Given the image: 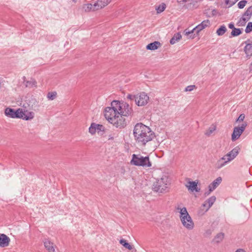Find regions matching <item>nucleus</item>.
Wrapping results in <instances>:
<instances>
[{"instance_id": "11", "label": "nucleus", "mask_w": 252, "mask_h": 252, "mask_svg": "<svg viewBox=\"0 0 252 252\" xmlns=\"http://www.w3.org/2000/svg\"><path fill=\"white\" fill-rule=\"evenodd\" d=\"M110 107H107L105 108L104 116L107 121L110 123L113 122V118H114L118 114V112H115L113 110H109Z\"/></svg>"}, {"instance_id": "22", "label": "nucleus", "mask_w": 252, "mask_h": 252, "mask_svg": "<svg viewBox=\"0 0 252 252\" xmlns=\"http://www.w3.org/2000/svg\"><path fill=\"white\" fill-rule=\"evenodd\" d=\"M243 31V29L242 28H235L231 32L230 35H229V37L232 38L233 37L238 36L242 33Z\"/></svg>"}, {"instance_id": "3", "label": "nucleus", "mask_w": 252, "mask_h": 252, "mask_svg": "<svg viewBox=\"0 0 252 252\" xmlns=\"http://www.w3.org/2000/svg\"><path fill=\"white\" fill-rule=\"evenodd\" d=\"M130 163L133 165L145 168L151 167L152 165L149 156L143 157L140 155L133 154Z\"/></svg>"}, {"instance_id": "44", "label": "nucleus", "mask_w": 252, "mask_h": 252, "mask_svg": "<svg viewBox=\"0 0 252 252\" xmlns=\"http://www.w3.org/2000/svg\"><path fill=\"white\" fill-rule=\"evenodd\" d=\"M220 160L217 163V168L219 169L221 168L223 166H224L228 162L227 161H225L223 163H220Z\"/></svg>"}, {"instance_id": "49", "label": "nucleus", "mask_w": 252, "mask_h": 252, "mask_svg": "<svg viewBox=\"0 0 252 252\" xmlns=\"http://www.w3.org/2000/svg\"><path fill=\"white\" fill-rule=\"evenodd\" d=\"M235 252H246L245 251L242 249H237Z\"/></svg>"}, {"instance_id": "19", "label": "nucleus", "mask_w": 252, "mask_h": 252, "mask_svg": "<svg viewBox=\"0 0 252 252\" xmlns=\"http://www.w3.org/2000/svg\"><path fill=\"white\" fill-rule=\"evenodd\" d=\"M34 113L32 112H29L28 111H23V114H22L23 118H21L23 120L28 121L32 120L33 118Z\"/></svg>"}, {"instance_id": "27", "label": "nucleus", "mask_w": 252, "mask_h": 252, "mask_svg": "<svg viewBox=\"0 0 252 252\" xmlns=\"http://www.w3.org/2000/svg\"><path fill=\"white\" fill-rule=\"evenodd\" d=\"M83 9L85 12H89L91 11H95L97 10L94 8V4H92L91 3L84 4L83 6Z\"/></svg>"}, {"instance_id": "18", "label": "nucleus", "mask_w": 252, "mask_h": 252, "mask_svg": "<svg viewBox=\"0 0 252 252\" xmlns=\"http://www.w3.org/2000/svg\"><path fill=\"white\" fill-rule=\"evenodd\" d=\"M184 33H185V35L189 36V38L194 39L197 36L198 37V39L199 38V37H198L199 34H196V30H194V28L190 31L188 30V29H186L184 30Z\"/></svg>"}, {"instance_id": "25", "label": "nucleus", "mask_w": 252, "mask_h": 252, "mask_svg": "<svg viewBox=\"0 0 252 252\" xmlns=\"http://www.w3.org/2000/svg\"><path fill=\"white\" fill-rule=\"evenodd\" d=\"M120 243L124 247L128 249V250H131L133 249V246L130 245L126 240L124 239H121L120 240Z\"/></svg>"}, {"instance_id": "2", "label": "nucleus", "mask_w": 252, "mask_h": 252, "mask_svg": "<svg viewBox=\"0 0 252 252\" xmlns=\"http://www.w3.org/2000/svg\"><path fill=\"white\" fill-rule=\"evenodd\" d=\"M133 114L132 109L121 111L113 118V122H111L110 123L117 128H124L127 126V123H129L131 120Z\"/></svg>"}, {"instance_id": "37", "label": "nucleus", "mask_w": 252, "mask_h": 252, "mask_svg": "<svg viewBox=\"0 0 252 252\" xmlns=\"http://www.w3.org/2000/svg\"><path fill=\"white\" fill-rule=\"evenodd\" d=\"M56 95V92H49L47 94V98L49 100H53L55 98Z\"/></svg>"}, {"instance_id": "54", "label": "nucleus", "mask_w": 252, "mask_h": 252, "mask_svg": "<svg viewBox=\"0 0 252 252\" xmlns=\"http://www.w3.org/2000/svg\"><path fill=\"white\" fill-rule=\"evenodd\" d=\"M23 81H24V82H26V81H26V77H25V76H24V77H23Z\"/></svg>"}, {"instance_id": "43", "label": "nucleus", "mask_w": 252, "mask_h": 252, "mask_svg": "<svg viewBox=\"0 0 252 252\" xmlns=\"http://www.w3.org/2000/svg\"><path fill=\"white\" fill-rule=\"evenodd\" d=\"M233 1H234V0H225V3L226 5H228V7H229L235 4L232 3Z\"/></svg>"}, {"instance_id": "31", "label": "nucleus", "mask_w": 252, "mask_h": 252, "mask_svg": "<svg viewBox=\"0 0 252 252\" xmlns=\"http://www.w3.org/2000/svg\"><path fill=\"white\" fill-rule=\"evenodd\" d=\"M248 21L249 20L245 17L242 16L236 23V25L239 27L244 26Z\"/></svg>"}, {"instance_id": "7", "label": "nucleus", "mask_w": 252, "mask_h": 252, "mask_svg": "<svg viewBox=\"0 0 252 252\" xmlns=\"http://www.w3.org/2000/svg\"><path fill=\"white\" fill-rule=\"evenodd\" d=\"M4 114L9 118L21 119V118H23V110L20 108L14 109L10 107H7L4 110Z\"/></svg>"}, {"instance_id": "58", "label": "nucleus", "mask_w": 252, "mask_h": 252, "mask_svg": "<svg viewBox=\"0 0 252 252\" xmlns=\"http://www.w3.org/2000/svg\"><path fill=\"white\" fill-rule=\"evenodd\" d=\"M74 2H76V0H72Z\"/></svg>"}, {"instance_id": "15", "label": "nucleus", "mask_w": 252, "mask_h": 252, "mask_svg": "<svg viewBox=\"0 0 252 252\" xmlns=\"http://www.w3.org/2000/svg\"><path fill=\"white\" fill-rule=\"evenodd\" d=\"M10 241V238L6 235L0 233V247L4 248L8 246Z\"/></svg>"}, {"instance_id": "8", "label": "nucleus", "mask_w": 252, "mask_h": 252, "mask_svg": "<svg viewBox=\"0 0 252 252\" xmlns=\"http://www.w3.org/2000/svg\"><path fill=\"white\" fill-rule=\"evenodd\" d=\"M247 126V122L243 123L241 126H235L231 134V140L234 142L238 139L245 131Z\"/></svg>"}, {"instance_id": "33", "label": "nucleus", "mask_w": 252, "mask_h": 252, "mask_svg": "<svg viewBox=\"0 0 252 252\" xmlns=\"http://www.w3.org/2000/svg\"><path fill=\"white\" fill-rule=\"evenodd\" d=\"M36 81L34 79L31 78V80L26 81V86L31 88L36 87Z\"/></svg>"}, {"instance_id": "46", "label": "nucleus", "mask_w": 252, "mask_h": 252, "mask_svg": "<svg viewBox=\"0 0 252 252\" xmlns=\"http://www.w3.org/2000/svg\"><path fill=\"white\" fill-rule=\"evenodd\" d=\"M228 27L229 29H231L232 31H233V29L235 28L234 26V24L233 22H231L229 24H228Z\"/></svg>"}, {"instance_id": "35", "label": "nucleus", "mask_w": 252, "mask_h": 252, "mask_svg": "<svg viewBox=\"0 0 252 252\" xmlns=\"http://www.w3.org/2000/svg\"><path fill=\"white\" fill-rule=\"evenodd\" d=\"M245 31L247 33H249L252 32V22L248 23Z\"/></svg>"}, {"instance_id": "32", "label": "nucleus", "mask_w": 252, "mask_h": 252, "mask_svg": "<svg viewBox=\"0 0 252 252\" xmlns=\"http://www.w3.org/2000/svg\"><path fill=\"white\" fill-rule=\"evenodd\" d=\"M166 4L164 3H162L156 7V10L157 13H160L162 12L166 8Z\"/></svg>"}, {"instance_id": "42", "label": "nucleus", "mask_w": 252, "mask_h": 252, "mask_svg": "<svg viewBox=\"0 0 252 252\" xmlns=\"http://www.w3.org/2000/svg\"><path fill=\"white\" fill-rule=\"evenodd\" d=\"M195 88H196V87L195 85H189V86H188L187 87H186V88L185 89V92H190V91H192Z\"/></svg>"}, {"instance_id": "56", "label": "nucleus", "mask_w": 252, "mask_h": 252, "mask_svg": "<svg viewBox=\"0 0 252 252\" xmlns=\"http://www.w3.org/2000/svg\"><path fill=\"white\" fill-rule=\"evenodd\" d=\"M225 158L224 157H223L221 158L220 160H225Z\"/></svg>"}, {"instance_id": "14", "label": "nucleus", "mask_w": 252, "mask_h": 252, "mask_svg": "<svg viewBox=\"0 0 252 252\" xmlns=\"http://www.w3.org/2000/svg\"><path fill=\"white\" fill-rule=\"evenodd\" d=\"M210 26V22L209 20H205L202 21L200 24L196 26L194 28V30H196V32L197 34H198L199 32L205 29L207 27H209Z\"/></svg>"}, {"instance_id": "55", "label": "nucleus", "mask_w": 252, "mask_h": 252, "mask_svg": "<svg viewBox=\"0 0 252 252\" xmlns=\"http://www.w3.org/2000/svg\"><path fill=\"white\" fill-rule=\"evenodd\" d=\"M239 0H234V1H233V3H235L237 1H238Z\"/></svg>"}, {"instance_id": "34", "label": "nucleus", "mask_w": 252, "mask_h": 252, "mask_svg": "<svg viewBox=\"0 0 252 252\" xmlns=\"http://www.w3.org/2000/svg\"><path fill=\"white\" fill-rule=\"evenodd\" d=\"M89 131L91 134H94L96 132V124L92 123L89 128Z\"/></svg>"}, {"instance_id": "17", "label": "nucleus", "mask_w": 252, "mask_h": 252, "mask_svg": "<svg viewBox=\"0 0 252 252\" xmlns=\"http://www.w3.org/2000/svg\"><path fill=\"white\" fill-rule=\"evenodd\" d=\"M161 46V44L158 41H155L148 44L146 46V49L148 50H155L158 49Z\"/></svg>"}, {"instance_id": "50", "label": "nucleus", "mask_w": 252, "mask_h": 252, "mask_svg": "<svg viewBox=\"0 0 252 252\" xmlns=\"http://www.w3.org/2000/svg\"><path fill=\"white\" fill-rule=\"evenodd\" d=\"M113 139H114L113 136H112L111 135L109 136L108 140H113Z\"/></svg>"}, {"instance_id": "4", "label": "nucleus", "mask_w": 252, "mask_h": 252, "mask_svg": "<svg viewBox=\"0 0 252 252\" xmlns=\"http://www.w3.org/2000/svg\"><path fill=\"white\" fill-rule=\"evenodd\" d=\"M180 210V218L183 225L189 230H191L194 227V223L186 207L183 208H177Z\"/></svg>"}, {"instance_id": "10", "label": "nucleus", "mask_w": 252, "mask_h": 252, "mask_svg": "<svg viewBox=\"0 0 252 252\" xmlns=\"http://www.w3.org/2000/svg\"><path fill=\"white\" fill-rule=\"evenodd\" d=\"M189 181L187 182V184L186 185V187L187 188L188 190L191 192L195 191L198 192L200 191V189L198 187V181H190L189 179H188Z\"/></svg>"}, {"instance_id": "52", "label": "nucleus", "mask_w": 252, "mask_h": 252, "mask_svg": "<svg viewBox=\"0 0 252 252\" xmlns=\"http://www.w3.org/2000/svg\"><path fill=\"white\" fill-rule=\"evenodd\" d=\"M206 233L208 234H211V231L210 230H208L206 231Z\"/></svg>"}, {"instance_id": "36", "label": "nucleus", "mask_w": 252, "mask_h": 252, "mask_svg": "<svg viewBox=\"0 0 252 252\" xmlns=\"http://www.w3.org/2000/svg\"><path fill=\"white\" fill-rule=\"evenodd\" d=\"M248 1L246 0H242L238 3V7L239 9H243L247 3Z\"/></svg>"}, {"instance_id": "28", "label": "nucleus", "mask_w": 252, "mask_h": 252, "mask_svg": "<svg viewBox=\"0 0 252 252\" xmlns=\"http://www.w3.org/2000/svg\"><path fill=\"white\" fill-rule=\"evenodd\" d=\"M216 200V196H212L206 200L205 202H207V203H208V206L206 209L205 212H207L209 210V209L213 205L214 203L215 202Z\"/></svg>"}, {"instance_id": "9", "label": "nucleus", "mask_w": 252, "mask_h": 252, "mask_svg": "<svg viewBox=\"0 0 252 252\" xmlns=\"http://www.w3.org/2000/svg\"><path fill=\"white\" fill-rule=\"evenodd\" d=\"M136 105L139 106H144L148 103L149 97L145 92L137 94Z\"/></svg>"}, {"instance_id": "21", "label": "nucleus", "mask_w": 252, "mask_h": 252, "mask_svg": "<svg viewBox=\"0 0 252 252\" xmlns=\"http://www.w3.org/2000/svg\"><path fill=\"white\" fill-rule=\"evenodd\" d=\"M247 58L250 59L252 56V44H247L244 48Z\"/></svg>"}, {"instance_id": "57", "label": "nucleus", "mask_w": 252, "mask_h": 252, "mask_svg": "<svg viewBox=\"0 0 252 252\" xmlns=\"http://www.w3.org/2000/svg\"><path fill=\"white\" fill-rule=\"evenodd\" d=\"M212 12H213V15H214V13L216 12V10H213V11H212Z\"/></svg>"}, {"instance_id": "6", "label": "nucleus", "mask_w": 252, "mask_h": 252, "mask_svg": "<svg viewBox=\"0 0 252 252\" xmlns=\"http://www.w3.org/2000/svg\"><path fill=\"white\" fill-rule=\"evenodd\" d=\"M132 109L127 102L117 100H113L111 103V106L109 110H113L115 112H117L119 113L121 111L127 110V109Z\"/></svg>"}, {"instance_id": "23", "label": "nucleus", "mask_w": 252, "mask_h": 252, "mask_svg": "<svg viewBox=\"0 0 252 252\" xmlns=\"http://www.w3.org/2000/svg\"><path fill=\"white\" fill-rule=\"evenodd\" d=\"M44 245L45 248L49 252H54L55 251L53 247V243L49 240H45L44 242Z\"/></svg>"}, {"instance_id": "13", "label": "nucleus", "mask_w": 252, "mask_h": 252, "mask_svg": "<svg viewBox=\"0 0 252 252\" xmlns=\"http://www.w3.org/2000/svg\"><path fill=\"white\" fill-rule=\"evenodd\" d=\"M240 150V147L237 146L233 148L230 152H228L226 155L228 157L227 161L233 160L238 155Z\"/></svg>"}, {"instance_id": "45", "label": "nucleus", "mask_w": 252, "mask_h": 252, "mask_svg": "<svg viewBox=\"0 0 252 252\" xmlns=\"http://www.w3.org/2000/svg\"><path fill=\"white\" fill-rule=\"evenodd\" d=\"M213 190H214L212 189L211 187L210 188L208 186V190L205 192L204 196H207L209 195L211 193V192H212Z\"/></svg>"}, {"instance_id": "40", "label": "nucleus", "mask_w": 252, "mask_h": 252, "mask_svg": "<svg viewBox=\"0 0 252 252\" xmlns=\"http://www.w3.org/2000/svg\"><path fill=\"white\" fill-rule=\"evenodd\" d=\"M96 131L98 132V133L102 131L103 132H104L105 131V127L104 126L100 124H96Z\"/></svg>"}, {"instance_id": "30", "label": "nucleus", "mask_w": 252, "mask_h": 252, "mask_svg": "<svg viewBox=\"0 0 252 252\" xmlns=\"http://www.w3.org/2000/svg\"><path fill=\"white\" fill-rule=\"evenodd\" d=\"M224 234L223 233H222V232L219 233L215 237L213 240L217 243H219L221 241H222V240L224 238Z\"/></svg>"}, {"instance_id": "20", "label": "nucleus", "mask_w": 252, "mask_h": 252, "mask_svg": "<svg viewBox=\"0 0 252 252\" xmlns=\"http://www.w3.org/2000/svg\"><path fill=\"white\" fill-rule=\"evenodd\" d=\"M222 181V178L220 177H218L216 179L214 180L212 183H211L209 187L211 188V189L213 190L215 189L221 183Z\"/></svg>"}, {"instance_id": "41", "label": "nucleus", "mask_w": 252, "mask_h": 252, "mask_svg": "<svg viewBox=\"0 0 252 252\" xmlns=\"http://www.w3.org/2000/svg\"><path fill=\"white\" fill-rule=\"evenodd\" d=\"M245 118V115L244 114H241L236 119L235 122L238 123L243 122Z\"/></svg>"}, {"instance_id": "24", "label": "nucleus", "mask_w": 252, "mask_h": 252, "mask_svg": "<svg viewBox=\"0 0 252 252\" xmlns=\"http://www.w3.org/2000/svg\"><path fill=\"white\" fill-rule=\"evenodd\" d=\"M182 38V35L180 32L175 33L173 37L170 40V43L172 45L175 44L177 41H178Z\"/></svg>"}, {"instance_id": "26", "label": "nucleus", "mask_w": 252, "mask_h": 252, "mask_svg": "<svg viewBox=\"0 0 252 252\" xmlns=\"http://www.w3.org/2000/svg\"><path fill=\"white\" fill-rule=\"evenodd\" d=\"M227 31V29L224 25H221L216 31V34L218 36L223 35Z\"/></svg>"}, {"instance_id": "1", "label": "nucleus", "mask_w": 252, "mask_h": 252, "mask_svg": "<svg viewBox=\"0 0 252 252\" xmlns=\"http://www.w3.org/2000/svg\"><path fill=\"white\" fill-rule=\"evenodd\" d=\"M133 134L136 142L142 146H145L156 137L155 132L150 127L141 123L135 125Z\"/></svg>"}, {"instance_id": "48", "label": "nucleus", "mask_w": 252, "mask_h": 252, "mask_svg": "<svg viewBox=\"0 0 252 252\" xmlns=\"http://www.w3.org/2000/svg\"><path fill=\"white\" fill-rule=\"evenodd\" d=\"M244 43H245L246 45H247V44H252V42L251 41L250 39H248L246 41H245L244 42Z\"/></svg>"}, {"instance_id": "29", "label": "nucleus", "mask_w": 252, "mask_h": 252, "mask_svg": "<svg viewBox=\"0 0 252 252\" xmlns=\"http://www.w3.org/2000/svg\"><path fill=\"white\" fill-rule=\"evenodd\" d=\"M252 15V5L249 7L246 11L243 14L242 16L245 17L249 20Z\"/></svg>"}, {"instance_id": "51", "label": "nucleus", "mask_w": 252, "mask_h": 252, "mask_svg": "<svg viewBox=\"0 0 252 252\" xmlns=\"http://www.w3.org/2000/svg\"><path fill=\"white\" fill-rule=\"evenodd\" d=\"M249 69L250 71L252 70V63L250 65Z\"/></svg>"}, {"instance_id": "47", "label": "nucleus", "mask_w": 252, "mask_h": 252, "mask_svg": "<svg viewBox=\"0 0 252 252\" xmlns=\"http://www.w3.org/2000/svg\"><path fill=\"white\" fill-rule=\"evenodd\" d=\"M206 212L203 209L200 208L198 211V215L199 216H202Z\"/></svg>"}, {"instance_id": "12", "label": "nucleus", "mask_w": 252, "mask_h": 252, "mask_svg": "<svg viewBox=\"0 0 252 252\" xmlns=\"http://www.w3.org/2000/svg\"><path fill=\"white\" fill-rule=\"evenodd\" d=\"M178 3H185L184 5L186 8L193 9L196 7V1L195 0H177Z\"/></svg>"}, {"instance_id": "39", "label": "nucleus", "mask_w": 252, "mask_h": 252, "mask_svg": "<svg viewBox=\"0 0 252 252\" xmlns=\"http://www.w3.org/2000/svg\"><path fill=\"white\" fill-rule=\"evenodd\" d=\"M127 98L129 99L131 101H134L135 104H136V99H137V95L128 94L127 96Z\"/></svg>"}, {"instance_id": "38", "label": "nucleus", "mask_w": 252, "mask_h": 252, "mask_svg": "<svg viewBox=\"0 0 252 252\" xmlns=\"http://www.w3.org/2000/svg\"><path fill=\"white\" fill-rule=\"evenodd\" d=\"M216 126H212L209 128V129L206 131L205 134L207 136H210L213 132L216 129Z\"/></svg>"}, {"instance_id": "16", "label": "nucleus", "mask_w": 252, "mask_h": 252, "mask_svg": "<svg viewBox=\"0 0 252 252\" xmlns=\"http://www.w3.org/2000/svg\"><path fill=\"white\" fill-rule=\"evenodd\" d=\"M111 0H97V1L94 3V7L95 9H101L108 3L110 2Z\"/></svg>"}, {"instance_id": "5", "label": "nucleus", "mask_w": 252, "mask_h": 252, "mask_svg": "<svg viewBox=\"0 0 252 252\" xmlns=\"http://www.w3.org/2000/svg\"><path fill=\"white\" fill-rule=\"evenodd\" d=\"M168 177L164 175L160 179H157L153 184L152 189L154 191L160 193L166 192L167 189V183H168Z\"/></svg>"}, {"instance_id": "53", "label": "nucleus", "mask_w": 252, "mask_h": 252, "mask_svg": "<svg viewBox=\"0 0 252 252\" xmlns=\"http://www.w3.org/2000/svg\"><path fill=\"white\" fill-rule=\"evenodd\" d=\"M207 202H205L204 203H203L202 205V207H206V205H207Z\"/></svg>"}]
</instances>
